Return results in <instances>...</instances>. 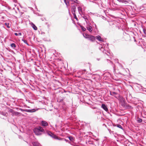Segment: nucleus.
I'll return each mask as SVG.
<instances>
[{
  "instance_id": "obj_14",
  "label": "nucleus",
  "mask_w": 146,
  "mask_h": 146,
  "mask_svg": "<svg viewBox=\"0 0 146 146\" xmlns=\"http://www.w3.org/2000/svg\"><path fill=\"white\" fill-rule=\"evenodd\" d=\"M70 1L77 4L79 3V1L77 0H70Z\"/></svg>"
},
{
  "instance_id": "obj_31",
  "label": "nucleus",
  "mask_w": 146,
  "mask_h": 146,
  "mask_svg": "<svg viewBox=\"0 0 146 146\" xmlns=\"http://www.w3.org/2000/svg\"><path fill=\"white\" fill-rule=\"evenodd\" d=\"M15 35H16V36H18V33H15Z\"/></svg>"
},
{
  "instance_id": "obj_28",
  "label": "nucleus",
  "mask_w": 146,
  "mask_h": 146,
  "mask_svg": "<svg viewBox=\"0 0 146 146\" xmlns=\"http://www.w3.org/2000/svg\"><path fill=\"white\" fill-rule=\"evenodd\" d=\"M123 3H124L125 4H127L128 3V2L126 1H123Z\"/></svg>"
},
{
  "instance_id": "obj_19",
  "label": "nucleus",
  "mask_w": 146,
  "mask_h": 146,
  "mask_svg": "<svg viewBox=\"0 0 146 146\" xmlns=\"http://www.w3.org/2000/svg\"><path fill=\"white\" fill-rule=\"evenodd\" d=\"M110 94L111 95H113L114 94H116L117 93L114 92H110Z\"/></svg>"
},
{
  "instance_id": "obj_10",
  "label": "nucleus",
  "mask_w": 146,
  "mask_h": 146,
  "mask_svg": "<svg viewBox=\"0 0 146 146\" xmlns=\"http://www.w3.org/2000/svg\"><path fill=\"white\" fill-rule=\"evenodd\" d=\"M38 129L39 131H40L42 132H43L44 131V130L42 128V127H39L38 128H37Z\"/></svg>"
},
{
  "instance_id": "obj_16",
  "label": "nucleus",
  "mask_w": 146,
  "mask_h": 146,
  "mask_svg": "<svg viewBox=\"0 0 146 146\" xmlns=\"http://www.w3.org/2000/svg\"><path fill=\"white\" fill-rule=\"evenodd\" d=\"M80 27L81 28V29L83 31H86V29L85 27H84L82 26H81Z\"/></svg>"
},
{
  "instance_id": "obj_9",
  "label": "nucleus",
  "mask_w": 146,
  "mask_h": 146,
  "mask_svg": "<svg viewBox=\"0 0 146 146\" xmlns=\"http://www.w3.org/2000/svg\"><path fill=\"white\" fill-rule=\"evenodd\" d=\"M87 29L90 32H91L92 30V28L90 26L87 27Z\"/></svg>"
},
{
  "instance_id": "obj_29",
  "label": "nucleus",
  "mask_w": 146,
  "mask_h": 146,
  "mask_svg": "<svg viewBox=\"0 0 146 146\" xmlns=\"http://www.w3.org/2000/svg\"><path fill=\"white\" fill-rule=\"evenodd\" d=\"M18 34V35H20V36H21L22 35L21 33H19Z\"/></svg>"
},
{
  "instance_id": "obj_7",
  "label": "nucleus",
  "mask_w": 146,
  "mask_h": 146,
  "mask_svg": "<svg viewBox=\"0 0 146 146\" xmlns=\"http://www.w3.org/2000/svg\"><path fill=\"white\" fill-rule=\"evenodd\" d=\"M21 114V113H20L19 112L14 111V112L13 113V115H12V116H13L14 115L18 116V115H19Z\"/></svg>"
},
{
  "instance_id": "obj_3",
  "label": "nucleus",
  "mask_w": 146,
  "mask_h": 146,
  "mask_svg": "<svg viewBox=\"0 0 146 146\" xmlns=\"http://www.w3.org/2000/svg\"><path fill=\"white\" fill-rule=\"evenodd\" d=\"M102 107L106 111H108V108L107 106L104 104H103L102 105Z\"/></svg>"
},
{
  "instance_id": "obj_13",
  "label": "nucleus",
  "mask_w": 146,
  "mask_h": 146,
  "mask_svg": "<svg viewBox=\"0 0 146 146\" xmlns=\"http://www.w3.org/2000/svg\"><path fill=\"white\" fill-rule=\"evenodd\" d=\"M70 0H64V2L66 3V5H68L69 4V2Z\"/></svg>"
},
{
  "instance_id": "obj_33",
  "label": "nucleus",
  "mask_w": 146,
  "mask_h": 146,
  "mask_svg": "<svg viewBox=\"0 0 146 146\" xmlns=\"http://www.w3.org/2000/svg\"><path fill=\"white\" fill-rule=\"evenodd\" d=\"M24 41L25 43H26L27 42L26 40H24Z\"/></svg>"
},
{
  "instance_id": "obj_26",
  "label": "nucleus",
  "mask_w": 146,
  "mask_h": 146,
  "mask_svg": "<svg viewBox=\"0 0 146 146\" xmlns=\"http://www.w3.org/2000/svg\"><path fill=\"white\" fill-rule=\"evenodd\" d=\"M74 16V18L75 19L77 20H78V19L77 18L76 15H75Z\"/></svg>"
},
{
  "instance_id": "obj_12",
  "label": "nucleus",
  "mask_w": 146,
  "mask_h": 146,
  "mask_svg": "<svg viewBox=\"0 0 146 146\" xmlns=\"http://www.w3.org/2000/svg\"><path fill=\"white\" fill-rule=\"evenodd\" d=\"M32 26L33 28V29L35 30H36L37 29V27L33 23H32Z\"/></svg>"
},
{
  "instance_id": "obj_27",
  "label": "nucleus",
  "mask_w": 146,
  "mask_h": 146,
  "mask_svg": "<svg viewBox=\"0 0 146 146\" xmlns=\"http://www.w3.org/2000/svg\"><path fill=\"white\" fill-rule=\"evenodd\" d=\"M75 11H72V13L73 14V15H74V16L75 15H76V14H75Z\"/></svg>"
},
{
  "instance_id": "obj_25",
  "label": "nucleus",
  "mask_w": 146,
  "mask_h": 146,
  "mask_svg": "<svg viewBox=\"0 0 146 146\" xmlns=\"http://www.w3.org/2000/svg\"><path fill=\"white\" fill-rule=\"evenodd\" d=\"M19 110L22 111H26V109H23L21 108H20Z\"/></svg>"
},
{
  "instance_id": "obj_32",
  "label": "nucleus",
  "mask_w": 146,
  "mask_h": 146,
  "mask_svg": "<svg viewBox=\"0 0 146 146\" xmlns=\"http://www.w3.org/2000/svg\"><path fill=\"white\" fill-rule=\"evenodd\" d=\"M123 103L125 104V99H123Z\"/></svg>"
},
{
  "instance_id": "obj_20",
  "label": "nucleus",
  "mask_w": 146,
  "mask_h": 146,
  "mask_svg": "<svg viewBox=\"0 0 146 146\" xmlns=\"http://www.w3.org/2000/svg\"><path fill=\"white\" fill-rule=\"evenodd\" d=\"M78 9L79 12H82V8L80 7H78Z\"/></svg>"
},
{
  "instance_id": "obj_17",
  "label": "nucleus",
  "mask_w": 146,
  "mask_h": 146,
  "mask_svg": "<svg viewBox=\"0 0 146 146\" xmlns=\"http://www.w3.org/2000/svg\"><path fill=\"white\" fill-rule=\"evenodd\" d=\"M11 46L12 47L15 48L16 47V45L14 43H12L11 44Z\"/></svg>"
},
{
  "instance_id": "obj_22",
  "label": "nucleus",
  "mask_w": 146,
  "mask_h": 146,
  "mask_svg": "<svg viewBox=\"0 0 146 146\" xmlns=\"http://www.w3.org/2000/svg\"><path fill=\"white\" fill-rule=\"evenodd\" d=\"M68 138H69V140L70 141H73V137H71V136L69 137Z\"/></svg>"
},
{
  "instance_id": "obj_4",
  "label": "nucleus",
  "mask_w": 146,
  "mask_h": 146,
  "mask_svg": "<svg viewBox=\"0 0 146 146\" xmlns=\"http://www.w3.org/2000/svg\"><path fill=\"white\" fill-rule=\"evenodd\" d=\"M96 39L100 41L103 42V40L101 36L99 35H98L96 36Z\"/></svg>"
},
{
  "instance_id": "obj_11",
  "label": "nucleus",
  "mask_w": 146,
  "mask_h": 146,
  "mask_svg": "<svg viewBox=\"0 0 146 146\" xmlns=\"http://www.w3.org/2000/svg\"><path fill=\"white\" fill-rule=\"evenodd\" d=\"M90 35H88L87 34V33H84L83 34V35L84 37L86 38H88V37H89V36Z\"/></svg>"
},
{
  "instance_id": "obj_15",
  "label": "nucleus",
  "mask_w": 146,
  "mask_h": 146,
  "mask_svg": "<svg viewBox=\"0 0 146 146\" xmlns=\"http://www.w3.org/2000/svg\"><path fill=\"white\" fill-rule=\"evenodd\" d=\"M9 112H10L12 113V115H13V113L14 112V111L12 109H9Z\"/></svg>"
},
{
  "instance_id": "obj_6",
  "label": "nucleus",
  "mask_w": 146,
  "mask_h": 146,
  "mask_svg": "<svg viewBox=\"0 0 146 146\" xmlns=\"http://www.w3.org/2000/svg\"><path fill=\"white\" fill-rule=\"evenodd\" d=\"M36 110L35 109H33L32 110H27L26 109V112H33L35 111Z\"/></svg>"
},
{
  "instance_id": "obj_21",
  "label": "nucleus",
  "mask_w": 146,
  "mask_h": 146,
  "mask_svg": "<svg viewBox=\"0 0 146 146\" xmlns=\"http://www.w3.org/2000/svg\"><path fill=\"white\" fill-rule=\"evenodd\" d=\"M137 121L139 123H140L142 121V120L141 119L138 118Z\"/></svg>"
},
{
  "instance_id": "obj_34",
  "label": "nucleus",
  "mask_w": 146,
  "mask_h": 146,
  "mask_svg": "<svg viewBox=\"0 0 146 146\" xmlns=\"http://www.w3.org/2000/svg\"><path fill=\"white\" fill-rule=\"evenodd\" d=\"M14 2H16V1L15 0Z\"/></svg>"
},
{
  "instance_id": "obj_24",
  "label": "nucleus",
  "mask_w": 146,
  "mask_h": 146,
  "mask_svg": "<svg viewBox=\"0 0 146 146\" xmlns=\"http://www.w3.org/2000/svg\"><path fill=\"white\" fill-rule=\"evenodd\" d=\"M117 126L118 127H119V128H121V129H122V127L121 126V125H119V124H118V125H117Z\"/></svg>"
},
{
  "instance_id": "obj_30",
  "label": "nucleus",
  "mask_w": 146,
  "mask_h": 146,
  "mask_svg": "<svg viewBox=\"0 0 146 146\" xmlns=\"http://www.w3.org/2000/svg\"><path fill=\"white\" fill-rule=\"evenodd\" d=\"M2 114H3V115H4V116H5L6 115V114L5 113H4L3 112Z\"/></svg>"
},
{
  "instance_id": "obj_18",
  "label": "nucleus",
  "mask_w": 146,
  "mask_h": 146,
  "mask_svg": "<svg viewBox=\"0 0 146 146\" xmlns=\"http://www.w3.org/2000/svg\"><path fill=\"white\" fill-rule=\"evenodd\" d=\"M72 11H75L76 10V7L75 6H73L72 7Z\"/></svg>"
},
{
  "instance_id": "obj_5",
  "label": "nucleus",
  "mask_w": 146,
  "mask_h": 146,
  "mask_svg": "<svg viewBox=\"0 0 146 146\" xmlns=\"http://www.w3.org/2000/svg\"><path fill=\"white\" fill-rule=\"evenodd\" d=\"M41 123L42 125L43 126H45L48 125L47 123L45 121H42Z\"/></svg>"
},
{
  "instance_id": "obj_23",
  "label": "nucleus",
  "mask_w": 146,
  "mask_h": 146,
  "mask_svg": "<svg viewBox=\"0 0 146 146\" xmlns=\"http://www.w3.org/2000/svg\"><path fill=\"white\" fill-rule=\"evenodd\" d=\"M5 25L7 26V27L8 28H9L10 26H9V23H5Z\"/></svg>"
},
{
  "instance_id": "obj_8",
  "label": "nucleus",
  "mask_w": 146,
  "mask_h": 146,
  "mask_svg": "<svg viewBox=\"0 0 146 146\" xmlns=\"http://www.w3.org/2000/svg\"><path fill=\"white\" fill-rule=\"evenodd\" d=\"M32 144L34 146H39L40 145L39 143L36 142H33Z\"/></svg>"
},
{
  "instance_id": "obj_1",
  "label": "nucleus",
  "mask_w": 146,
  "mask_h": 146,
  "mask_svg": "<svg viewBox=\"0 0 146 146\" xmlns=\"http://www.w3.org/2000/svg\"><path fill=\"white\" fill-rule=\"evenodd\" d=\"M91 41L93 42L95 40V37L92 35H90L88 38Z\"/></svg>"
},
{
  "instance_id": "obj_2",
  "label": "nucleus",
  "mask_w": 146,
  "mask_h": 146,
  "mask_svg": "<svg viewBox=\"0 0 146 146\" xmlns=\"http://www.w3.org/2000/svg\"><path fill=\"white\" fill-rule=\"evenodd\" d=\"M34 131L36 135H38L41 134L39 133V131H38V129L37 128L35 129H34Z\"/></svg>"
}]
</instances>
